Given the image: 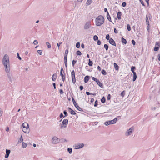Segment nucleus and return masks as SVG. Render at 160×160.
Listing matches in <instances>:
<instances>
[{
	"instance_id": "1",
	"label": "nucleus",
	"mask_w": 160,
	"mask_h": 160,
	"mask_svg": "<svg viewBox=\"0 0 160 160\" xmlns=\"http://www.w3.org/2000/svg\"><path fill=\"white\" fill-rule=\"evenodd\" d=\"M2 63L5 68V71L7 73L10 72V64L8 56L7 54L4 55L2 59Z\"/></svg>"
},
{
	"instance_id": "2",
	"label": "nucleus",
	"mask_w": 160,
	"mask_h": 160,
	"mask_svg": "<svg viewBox=\"0 0 160 160\" xmlns=\"http://www.w3.org/2000/svg\"><path fill=\"white\" fill-rule=\"evenodd\" d=\"M95 21L96 26H101L104 23V17L102 15H99L96 18Z\"/></svg>"
},
{
	"instance_id": "3",
	"label": "nucleus",
	"mask_w": 160,
	"mask_h": 160,
	"mask_svg": "<svg viewBox=\"0 0 160 160\" xmlns=\"http://www.w3.org/2000/svg\"><path fill=\"white\" fill-rule=\"evenodd\" d=\"M68 124V120L67 119H64L62 122V124L60 128L62 129L65 128L67 126Z\"/></svg>"
},
{
	"instance_id": "4",
	"label": "nucleus",
	"mask_w": 160,
	"mask_h": 160,
	"mask_svg": "<svg viewBox=\"0 0 160 160\" xmlns=\"http://www.w3.org/2000/svg\"><path fill=\"white\" fill-rule=\"evenodd\" d=\"M117 121V118H114L113 120L108 121L105 122L104 124L106 126H108L110 124H114L116 123Z\"/></svg>"
},
{
	"instance_id": "5",
	"label": "nucleus",
	"mask_w": 160,
	"mask_h": 160,
	"mask_svg": "<svg viewBox=\"0 0 160 160\" xmlns=\"http://www.w3.org/2000/svg\"><path fill=\"white\" fill-rule=\"evenodd\" d=\"M60 139L58 138L57 137L55 136L52 138V142L53 144H56L60 142Z\"/></svg>"
},
{
	"instance_id": "6",
	"label": "nucleus",
	"mask_w": 160,
	"mask_h": 160,
	"mask_svg": "<svg viewBox=\"0 0 160 160\" xmlns=\"http://www.w3.org/2000/svg\"><path fill=\"white\" fill-rule=\"evenodd\" d=\"M84 144L82 143H81L75 144L73 146V147L75 149H78L82 148L84 147Z\"/></svg>"
},
{
	"instance_id": "7",
	"label": "nucleus",
	"mask_w": 160,
	"mask_h": 160,
	"mask_svg": "<svg viewBox=\"0 0 160 160\" xmlns=\"http://www.w3.org/2000/svg\"><path fill=\"white\" fill-rule=\"evenodd\" d=\"M91 23L90 21L87 22L84 26V29L85 30L89 29L91 27Z\"/></svg>"
},
{
	"instance_id": "8",
	"label": "nucleus",
	"mask_w": 160,
	"mask_h": 160,
	"mask_svg": "<svg viewBox=\"0 0 160 160\" xmlns=\"http://www.w3.org/2000/svg\"><path fill=\"white\" fill-rule=\"evenodd\" d=\"M71 77L73 83L75 84L76 82V78L75 72L74 70H72L71 72Z\"/></svg>"
},
{
	"instance_id": "9",
	"label": "nucleus",
	"mask_w": 160,
	"mask_h": 160,
	"mask_svg": "<svg viewBox=\"0 0 160 160\" xmlns=\"http://www.w3.org/2000/svg\"><path fill=\"white\" fill-rule=\"evenodd\" d=\"M160 46V43L159 42H157L155 43V46L154 48V51H158Z\"/></svg>"
},
{
	"instance_id": "10",
	"label": "nucleus",
	"mask_w": 160,
	"mask_h": 160,
	"mask_svg": "<svg viewBox=\"0 0 160 160\" xmlns=\"http://www.w3.org/2000/svg\"><path fill=\"white\" fill-rule=\"evenodd\" d=\"M134 130V128L133 127L130 128L128 130H127V132L126 133V136H129L131 134L132 132Z\"/></svg>"
},
{
	"instance_id": "11",
	"label": "nucleus",
	"mask_w": 160,
	"mask_h": 160,
	"mask_svg": "<svg viewBox=\"0 0 160 160\" xmlns=\"http://www.w3.org/2000/svg\"><path fill=\"white\" fill-rule=\"evenodd\" d=\"M109 43L113 46H116V44L115 42L112 38H110L109 41Z\"/></svg>"
},
{
	"instance_id": "12",
	"label": "nucleus",
	"mask_w": 160,
	"mask_h": 160,
	"mask_svg": "<svg viewBox=\"0 0 160 160\" xmlns=\"http://www.w3.org/2000/svg\"><path fill=\"white\" fill-rule=\"evenodd\" d=\"M22 131L25 133H28L30 131V129L29 127L25 128H22Z\"/></svg>"
},
{
	"instance_id": "13",
	"label": "nucleus",
	"mask_w": 160,
	"mask_h": 160,
	"mask_svg": "<svg viewBox=\"0 0 160 160\" xmlns=\"http://www.w3.org/2000/svg\"><path fill=\"white\" fill-rule=\"evenodd\" d=\"M67 57L68 56L64 55V63L66 68H67Z\"/></svg>"
},
{
	"instance_id": "14",
	"label": "nucleus",
	"mask_w": 160,
	"mask_h": 160,
	"mask_svg": "<svg viewBox=\"0 0 160 160\" xmlns=\"http://www.w3.org/2000/svg\"><path fill=\"white\" fill-rule=\"evenodd\" d=\"M68 110L71 114L75 115L76 114V113L75 112V111L70 108H68Z\"/></svg>"
},
{
	"instance_id": "15",
	"label": "nucleus",
	"mask_w": 160,
	"mask_h": 160,
	"mask_svg": "<svg viewBox=\"0 0 160 160\" xmlns=\"http://www.w3.org/2000/svg\"><path fill=\"white\" fill-rule=\"evenodd\" d=\"M107 19L110 22H112V23H113V24H114V23H113L112 22V21H111V17L110 16V15H109V12H107Z\"/></svg>"
},
{
	"instance_id": "16",
	"label": "nucleus",
	"mask_w": 160,
	"mask_h": 160,
	"mask_svg": "<svg viewBox=\"0 0 160 160\" xmlns=\"http://www.w3.org/2000/svg\"><path fill=\"white\" fill-rule=\"evenodd\" d=\"M22 128L29 127V125L27 122H24L22 124Z\"/></svg>"
},
{
	"instance_id": "17",
	"label": "nucleus",
	"mask_w": 160,
	"mask_h": 160,
	"mask_svg": "<svg viewBox=\"0 0 160 160\" xmlns=\"http://www.w3.org/2000/svg\"><path fill=\"white\" fill-rule=\"evenodd\" d=\"M97 84L101 88H103V84L102 83L100 82L99 81V80H98L97 81Z\"/></svg>"
},
{
	"instance_id": "18",
	"label": "nucleus",
	"mask_w": 160,
	"mask_h": 160,
	"mask_svg": "<svg viewBox=\"0 0 160 160\" xmlns=\"http://www.w3.org/2000/svg\"><path fill=\"white\" fill-rule=\"evenodd\" d=\"M122 12L120 11H118L117 13V18L118 20L121 19V16L122 15Z\"/></svg>"
},
{
	"instance_id": "19",
	"label": "nucleus",
	"mask_w": 160,
	"mask_h": 160,
	"mask_svg": "<svg viewBox=\"0 0 160 160\" xmlns=\"http://www.w3.org/2000/svg\"><path fill=\"white\" fill-rule=\"evenodd\" d=\"M89 79V76H86L84 78V82L85 83L88 82Z\"/></svg>"
},
{
	"instance_id": "20",
	"label": "nucleus",
	"mask_w": 160,
	"mask_h": 160,
	"mask_svg": "<svg viewBox=\"0 0 160 160\" xmlns=\"http://www.w3.org/2000/svg\"><path fill=\"white\" fill-rule=\"evenodd\" d=\"M7 73V76L8 77V78L9 80V81L11 82H12V75L9 72L8 73Z\"/></svg>"
},
{
	"instance_id": "21",
	"label": "nucleus",
	"mask_w": 160,
	"mask_h": 160,
	"mask_svg": "<svg viewBox=\"0 0 160 160\" xmlns=\"http://www.w3.org/2000/svg\"><path fill=\"white\" fill-rule=\"evenodd\" d=\"M57 78V75H55V74H54L52 77V79L53 81H55L56 79Z\"/></svg>"
},
{
	"instance_id": "22",
	"label": "nucleus",
	"mask_w": 160,
	"mask_h": 160,
	"mask_svg": "<svg viewBox=\"0 0 160 160\" xmlns=\"http://www.w3.org/2000/svg\"><path fill=\"white\" fill-rule=\"evenodd\" d=\"M122 42V43L126 44L127 43V41L126 39L122 37L121 38Z\"/></svg>"
},
{
	"instance_id": "23",
	"label": "nucleus",
	"mask_w": 160,
	"mask_h": 160,
	"mask_svg": "<svg viewBox=\"0 0 160 160\" xmlns=\"http://www.w3.org/2000/svg\"><path fill=\"white\" fill-rule=\"evenodd\" d=\"M133 74V79H132V81L133 82H134L136 80V78H137V74H136V73H134Z\"/></svg>"
},
{
	"instance_id": "24",
	"label": "nucleus",
	"mask_w": 160,
	"mask_h": 160,
	"mask_svg": "<svg viewBox=\"0 0 160 160\" xmlns=\"http://www.w3.org/2000/svg\"><path fill=\"white\" fill-rule=\"evenodd\" d=\"M27 145L26 143L22 142V147L23 148H26Z\"/></svg>"
},
{
	"instance_id": "25",
	"label": "nucleus",
	"mask_w": 160,
	"mask_h": 160,
	"mask_svg": "<svg viewBox=\"0 0 160 160\" xmlns=\"http://www.w3.org/2000/svg\"><path fill=\"white\" fill-rule=\"evenodd\" d=\"M114 68H115V69L116 70H118L119 67L118 66V65L117 64V63H116L114 62Z\"/></svg>"
},
{
	"instance_id": "26",
	"label": "nucleus",
	"mask_w": 160,
	"mask_h": 160,
	"mask_svg": "<svg viewBox=\"0 0 160 160\" xmlns=\"http://www.w3.org/2000/svg\"><path fill=\"white\" fill-rule=\"evenodd\" d=\"M135 69V66H132L131 68V71L133 72V74L136 73L134 71Z\"/></svg>"
},
{
	"instance_id": "27",
	"label": "nucleus",
	"mask_w": 160,
	"mask_h": 160,
	"mask_svg": "<svg viewBox=\"0 0 160 160\" xmlns=\"http://www.w3.org/2000/svg\"><path fill=\"white\" fill-rule=\"evenodd\" d=\"M23 141V139L22 138V135H21L20 138L18 141V143H21Z\"/></svg>"
},
{
	"instance_id": "28",
	"label": "nucleus",
	"mask_w": 160,
	"mask_h": 160,
	"mask_svg": "<svg viewBox=\"0 0 160 160\" xmlns=\"http://www.w3.org/2000/svg\"><path fill=\"white\" fill-rule=\"evenodd\" d=\"M101 101L102 103H104L106 101V99L105 97L103 96L101 99Z\"/></svg>"
},
{
	"instance_id": "29",
	"label": "nucleus",
	"mask_w": 160,
	"mask_h": 160,
	"mask_svg": "<svg viewBox=\"0 0 160 160\" xmlns=\"http://www.w3.org/2000/svg\"><path fill=\"white\" fill-rule=\"evenodd\" d=\"M125 90H124L122 92H121V93L120 94V95L122 96V98H123V97H124L125 94Z\"/></svg>"
},
{
	"instance_id": "30",
	"label": "nucleus",
	"mask_w": 160,
	"mask_h": 160,
	"mask_svg": "<svg viewBox=\"0 0 160 160\" xmlns=\"http://www.w3.org/2000/svg\"><path fill=\"white\" fill-rule=\"evenodd\" d=\"M92 2V0H88L86 2V4L87 5H90Z\"/></svg>"
},
{
	"instance_id": "31",
	"label": "nucleus",
	"mask_w": 160,
	"mask_h": 160,
	"mask_svg": "<svg viewBox=\"0 0 160 160\" xmlns=\"http://www.w3.org/2000/svg\"><path fill=\"white\" fill-rule=\"evenodd\" d=\"M46 44L48 48H51V45L50 43L48 42H46Z\"/></svg>"
},
{
	"instance_id": "32",
	"label": "nucleus",
	"mask_w": 160,
	"mask_h": 160,
	"mask_svg": "<svg viewBox=\"0 0 160 160\" xmlns=\"http://www.w3.org/2000/svg\"><path fill=\"white\" fill-rule=\"evenodd\" d=\"M67 151L70 154H71L72 152V149L71 148H69L67 149Z\"/></svg>"
},
{
	"instance_id": "33",
	"label": "nucleus",
	"mask_w": 160,
	"mask_h": 160,
	"mask_svg": "<svg viewBox=\"0 0 160 160\" xmlns=\"http://www.w3.org/2000/svg\"><path fill=\"white\" fill-rule=\"evenodd\" d=\"M102 73L104 75H106L107 74V72L104 69H102L101 71Z\"/></svg>"
},
{
	"instance_id": "34",
	"label": "nucleus",
	"mask_w": 160,
	"mask_h": 160,
	"mask_svg": "<svg viewBox=\"0 0 160 160\" xmlns=\"http://www.w3.org/2000/svg\"><path fill=\"white\" fill-rule=\"evenodd\" d=\"M93 64V62L92 61H91L90 59H89V62L88 63V65L89 66H92Z\"/></svg>"
},
{
	"instance_id": "35",
	"label": "nucleus",
	"mask_w": 160,
	"mask_h": 160,
	"mask_svg": "<svg viewBox=\"0 0 160 160\" xmlns=\"http://www.w3.org/2000/svg\"><path fill=\"white\" fill-rule=\"evenodd\" d=\"M64 72H63V74H62L61 75H60L61 77H62V80L63 82H64L65 80V77L64 75Z\"/></svg>"
},
{
	"instance_id": "36",
	"label": "nucleus",
	"mask_w": 160,
	"mask_h": 160,
	"mask_svg": "<svg viewBox=\"0 0 160 160\" xmlns=\"http://www.w3.org/2000/svg\"><path fill=\"white\" fill-rule=\"evenodd\" d=\"M76 53L77 55L81 56L82 55V53L79 50L77 51Z\"/></svg>"
},
{
	"instance_id": "37",
	"label": "nucleus",
	"mask_w": 160,
	"mask_h": 160,
	"mask_svg": "<svg viewBox=\"0 0 160 160\" xmlns=\"http://www.w3.org/2000/svg\"><path fill=\"white\" fill-rule=\"evenodd\" d=\"M146 22L147 25V28H148V31L149 28V26H150L149 20H148V21H146Z\"/></svg>"
},
{
	"instance_id": "38",
	"label": "nucleus",
	"mask_w": 160,
	"mask_h": 160,
	"mask_svg": "<svg viewBox=\"0 0 160 160\" xmlns=\"http://www.w3.org/2000/svg\"><path fill=\"white\" fill-rule=\"evenodd\" d=\"M98 37L97 36L95 35L93 36V40L94 41H97L98 40Z\"/></svg>"
},
{
	"instance_id": "39",
	"label": "nucleus",
	"mask_w": 160,
	"mask_h": 160,
	"mask_svg": "<svg viewBox=\"0 0 160 160\" xmlns=\"http://www.w3.org/2000/svg\"><path fill=\"white\" fill-rule=\"evenodd\" d=\"M104 48L105 49L106 51L108 50V46L107 44H105L104 46Z\"/></svg>"
},
{
	"instance_id": "40",
	"label": "nucleus",
	"mask_w": 160,
	"mask_h": 160,
	"mask_svg": "<svg viewBox=\"0 0 160 160\" xmlns=\"http://www.w3.org/2000/svg\"><path fill=\"white\" fill-rule=\"evenodd\" d=\"M10 152H11V151H10V150L8 149H6V154L9 155Z\"/></svg>"
},
{
	"instance_id": "41",
	"label": "nucleus",
	"mask_w": 160,
	"mask_h": 160,
	"mask_svg": "<svg viewBox=\"0 0 160 160\" xmlns=\"http://www.w3.org/2000/svg\"><path fill=\"white\" fill-rule=\"evenodd\" d=\"M127 28L128 31H130L131 30V27L129 24H128L127 26Z\"/></svg>"
},
{
	"instance_id": "42",
	"label": "nucleus",
	"mask_w": 160,
	"mask_h": 160,
	"mask_svg": "<svg viewBox=\"0 0 160 160\" xmlns=\"http://www.w3.org/2000/svg\"><path fill=\"white\" fill-rule=\"evenodd\" d=\"M76 47L77 48H79L80 47V44L79 42H78L76 43Z\"/></svg>"
},
{
	"instance_id": "43",
	"label": "nucleus",
	"mask_w": 160,
	"mask_h": 160,
	"mask_svg": "<svg viewBox=\"0 0 160 160\" xmlns=\"http://www.w3.org/2000/svg\"><path fill=\"white\" fill-rule=\"evenodd\" d=\"M72 99L73 103L74 106V105H76L77 103L76 102V101H75L74 98H73V97H72Z\"/></svg>"
},
{
	"instance_id": "44",
	"label": "nucleus",
	"mask_w": 160,
	"mask_h": 160,
	"mask_svg": "<svg viewBox=\"0 0 160 160\" xmlns=\"http://www.w3.org/2000/svg\"><path fill=\"white\" fill-rule=\"evenodd\" d=\"M77 62V60H73L72 61V66L73 67H74L75 63H76Z\"/></svg>"
},
{
	"instance_id": "45",
	"label": "nucleus",
	"mask_w": 160,
	"mask_h": 160,
	"mask_svg": "<svg viewBox=\"0 0 160 160\" xmlns=\"http://www.w3.org/2000/svg\"><path fill=\"white\" fill-rule=\"evenodd\" d=\"M33 43L35 45H37L38 43V41L36 40H34V42H33Z\"/></svg>"
},
{
	"instance_id": "46",
	"label": "nucleus",
	"mask_w": 160,
	"mask_h": 160,
	"mask_svg": "<svg viewBox=\"0 0 160 160\" xmlns=\"http://www.w3.org/2000/svg\"><path fill=\"white\" fill-rule=\"evenodd\" d=\"M38 52L40 55H41L42 50H38Z\"/></svg>"
},
{
	"instance_id": "47",
	"label": "nucleus",
	"mask_w": 160,
	"mask_h": 160,
	"mask_svg": "<svg viewBox=\"0 0 160 160\" xmlns=\"http://www.w3.org/2000/svg\"><path fill=\"white\" fill-rule=\"evenodd\" d=\"M62 44V42L61 41H60L58 43H57V46H58V49H59V47L60 45L61 44Z\"/></svg>"
},
{
	"instance_id": "48",
	"label": "nucleus",
	"mask_w": 160,
	"mask_h": 160,
	"mask_svg": "<svg viewBox=\"0 0 160 160\" xmlns=\"http://www.w3.org/2000/svg\"><path fill=\"white\" fill-rule=\"evenodd\" d=\"M63 113L65 115L64 117L67 116H68V114L67 113V112L66 110H64L63 111Z\"/></svg>"
},
{
	"instance_id": "49",
	"label": "nucleus",
	"mask_w": 160,
	"mask_h": 160,
	"mask_svg": "<svg viewBox=\"0 0 160 160\" xmlns=\"http://www.w3.org/2000/svg\"><path fill=\"white\" fill-rule=\"evenodd\" d=\"M68 49L66 50L65 51L64 55H65L66 56H68Z\"/></svg>"
},
{
	"instance_id": "50",
	"label": "nucleus",
	"mask_w": 160,
	"mask_h": 160,
	"mask_svg": "<svg viewBox=\"0 0 160 160\" xmlns=\"http://www.w3.org/2000/svg\"><path fill=\"white\" fill-rule=\"evenodd\" d=\"M106 38L107 40H109V39H110V36L108 34L107 35H106Z\"/></svg>"
},
{
	"instance_id": "51",
	"label": "nucleus",
	"mask_w": 160,
	"mask_h": 160,
	"mask_svg": "<svg viewBox=\"0 0 160 160\" xmlns=\"http://www.w3.org/2000/svg\"><path fill=\"white\" fill-rule=\"evenodd\" d=\"M78 110L80 111H83V110L79 106L78 108H77Z\"/></svg>"
},
{
	"instance_id": "52",
	"label": "nucleus",
	"mask_w": 160,
	"mask_h": 160,
	"mask_svg": "<svg viewBox=\"0 0 160 160\" xmlns=\"http://www.w3.org/2000/svg\"><path fill=\"white\" fill-rule=\"evenodd\" d=\"M98 100H96V101H95V102L94 106L97 107L98 105Z\"/></svg>"
},
{
	"instance_id": "53",
	"label": "nucleus",
	"mask_w": 160,
	"mask_h": 160,
	"mask_svg": "<svg viewBox=\"0 0 160 160\" xmlns=\"http://www.w3.org/2000/svg\"><path fill=\"white\" fill-rule=\"evenodd\" d=\"M92 79L93 80L96 82H97V81L98 80L95 77H92Z\"/></svg>"
},
{
	"instance_id": "54",
	"label": "nucleus",
	"mask_w": 160,
	"mask_h": 160,
	"mask_svg": "<svg viewBox=\"0 0 160 160\" xmlns=\"http://www.w3.org/2000/svg\"><path fill=\"white\" fill-rule=\"evenodd\" d=\"M111 98V95L110 94H109L108 95V97L107 98V99L108 100H109Z\"/></svg>"
},
{
	"instance_id": "55",
	"label": "nucleus",
	"mask_w": 160,
	"mask_h": 160,
	"mask_svg": "<svg viewBox=\"0 0 160 160\" xmlns=\"http://www.w3.org/2000/svg\"><path fill=\"white\" fill-rule=\"evenodd\" d=\"M61 142H68V140H67L65 139H61Z\"/></svg>"
},
{
	"instance_id": "56",
	"label": "nucleus",
	"mask_w": 160,
	"mask_h": 160,
	"mask_svg": "<svg viewBox=\"0 0 160 160\" xmlns=\"http://www.w3.org/2000/svg\"><path fill=\"white\" fill-rule=\"evenodd\" d=\"M139 0L140 1V2L141 3L142 5L143 6H145V5L144 3L143 2L142 0Z\"/></svg>"
},
{
	"instance_id": "57",
	"label": "nucleus",
	"mask_w": 160,
	"mask_h": 160,
	"mask_svg": "<svg viewBox=\"0 0 160 160\" xmlns=\"http://www.w3.org/2000/svg\"><path fill=\"white\" fill-rule=\"evenodd\" d=\"M131 42L133 45H135L136 42L134 40H132Z\"/></svg>"
},
{
	"instance_id": "58",
	"label": "nucleus",
	"mask_w": 160,
	"mask_h": 160,
	"mask_svg": "<svg viewBox=\"0 0 160 160\" xmlns=\"http://www.w3.org/2000/svg\"><path fill=\"white\" fill-rule=\"evenodd\" d=\"M98 42H97V44L98 45H100L101 44V41L99 40H97Z\"/></svg>"
},
{
	"instance_id": "59",
	"label": "nucleus",
	"mask_w": 160,
	"mask_h": 160,
	"mask_svg": "<svg viewBox=\"0 0 160 160\" xmlns=\"http://www.w3.org/2000/svg\"><path fill=\"white\" fill-rule=\"evenodd\" d=\"M122 7H125L126 5V2H122Z\"/></svg>"
},
{
	"instance_id": "60",
	"label": "nucleus",
	"mask_w": 160,
	"mask_h": 160,
	"mask_svg": "<svg viewBox=\"0 0 160 160\" xmlns=\"http://www.w3.org/2000/svg\"><path fill=\"white\" fill-rule=\"evenodd\" d=\"M59 92L60 94H63L64 93L62 89H60Z\"/></svg>"
},
{
	"instance_id": "61",
	"label": "nucleus",
	"mask_w": 160,
	"mask_h": 160,
	"mask_svg": "<svg viewBox=\"0 0 160 160\" xmlns=\"http://www.w3.org/2000/svg\"><path fill=\"white\" fill-rule=\"evenodd\" d=\"M59 117L60 118H64L65 117L63 116V115L62 114V113H61L60 114V115L59 116Z\"/></svg>"
},
{
	"instance_id": "62",
	"label": "nucleus",
	"mask_w": 160,
	"mask_h": 160,
	"mask_svg": "<svg viewBox=\"0 0 160 160\" xmlns=\"http://www.w3.org/2000/svg\"><path fill=\"white\" fill-rule=\"evenodd\" d=\"M86 93L87 95H91V94H92V93H91L90 92H86Z\"/></svg>"
},
{
	"instance_id": "63",
	"label": "nucleus",
	"mask_w": 160,
	"mask_h": 160,
	"mask_svg": "<svg viewBox=\"0 0 160 160\" xmlns=\"http://www.w3.org/2000/svg\"><path fill=\"white\" fill-rule=\"evenodd\" d=\"M17 54L18 57V59L20 60H21L22 59V58H21L20 57L19 53H17Z\"/></svg>"
},
{
	"instance_id": "64",
	"label": "nucleus",
	"mask_w": 160,
	"mask_h": 160,
	"mask_svg": "<svg viewBox=\"0 0 160 160\" xmlns=\"http://www.w3.org/2000/svg\"><path fill=\"white\" fill-rule=\"evenodd\" d=\"M79 88L81 90H82L83 89V87L82 86H80L79 87Z\"/></svg>"
}]
</instances>
